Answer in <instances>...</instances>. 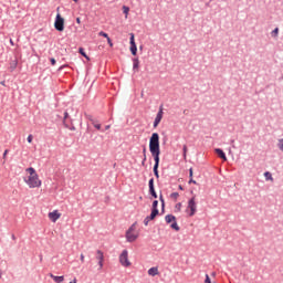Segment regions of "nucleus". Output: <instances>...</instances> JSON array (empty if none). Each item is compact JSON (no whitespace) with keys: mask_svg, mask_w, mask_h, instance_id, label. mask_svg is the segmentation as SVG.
<instances>
[{"mask_svg":"<svg viewBox=\"0 0 283 283\" xmlns=\"http://www.w3.org/2000/svg\"><path fill=\"white\" fill-rule=\"evenodd\" d=\"M149 151L155 163L153 172L158 180L160 178V172L158 171L160 167V135L158 133H153L149 138Z\"/></svg>","mask_w":283,"mask_h":283,"instance_id":"f257e3e1","label":"nucleus"},{"mask_svg":"<svg viewBox=\"0 0 283 283\" xmlns=\"http://www.w3.org/2000/svg\"><path fill=\"white\" fill-rule=\"evenodd\" d=\"M186 213H188L189 218H193V216H196V213H198V203L196 202V196L191 197L188 200Z\"/></svg>","mask_w":283,"mask_h":283,"instance_id":"f03ea898","label":"nucleus"},{"mask_svg":"<svg viewBox=\"0 0 283 283\" xmlns=\"http://www.w3.org/2000/svg\"><path fill=\"white\" fill-rule=\"evenodd\" d=\"M166 224H170V229L174 231H180V226H178V221L176 220V216L167 214L165 217Z\"/></svg>","mask_w":283,"mask_h":283,"instance_id":"7ed1b4c3","label":"nucleus"},{"mask_svg":"<svg viewBox=\"0 0 283 283\" xmlns=\"http://www.w3.org/2000/svg\"><path fill=\"white\" fill-rule=\"evenodd\" d=\"M24 182L28 184L30 189H36V187H41V180L39 179V175H34L33 177L24 178Z\"/></svg>","mask_w":283,"mask_h":283,"instance_id":"20e7f679","label":"nucleus"},{"mask_svg":"<svg viewBox=\"0 0 283 283\" xmlns=\"http://www.w3.org/2000/svg\"><path fill=\"white\" fill-rule=\"evenodd\" d=\"M54 28L57 32L65 30V19L61 17V13H57L55 17Z\"/></svg>","mask_w":283,"mask_h":283,"instance_id":"39448f33","label":"nucleus"},{"mask_svg":"<svg viewBox=\"0 0 283 283\" xmlns=\"http://www.w3.org/2000/svg\"><path fill=\"white\" fill-rule=\"evenodd\" d=\"M119 263L122 266H132V262H129V252L127 250H123L119 255Z\"/></svg>","mask_w":283,"mask_h":283,"instance_id":"423d86ee","label":"nucleus"},{"mask_svg":"<svg viewBox=\"0 0 283 283\" xmlns=\"http://www.w3.org/2000/svg\"><path fill=\"white\" fill-rule=\"evenodd\" d=\"M129 43H130L129 51L133 56H136L138 54V46L136 45V35H134V33L129 34Z\"/></svg>","mask_w":283,"mask_h":283,"instance_id":"0eeeda50","label":"nucleus"},{"mask_svg":"<svg viewBox=\"0 0 283 283\" xmlns=\"http://www.w3.org/2000/svg\"><path fill=\"white\" fill-rule=\"evenodd\" d=\"M148 193L155 200L158 198V193L156 192V186L154 185V177H151L148 181Z\"/></svg>","mask_w":283,"mask_h":283,"instance_id":"6e6552de","label":"nucleus"},{"mask_svg":"<svg viewBox=\"0 0 283 283\" xmlns=\"http://www.w3.org/2000/svg\"><path fill=\"white\" fill-rule=\"evenodd\" d=\"M163 116H165V112L163 111V106L159 107L158 113L155 117V120L153 123V127L156 129V127H158V125H160V122L163 120Z\"/></svg>","mask_w":283,"mask_h":283,"instance_id":"1a4fd4ad","label":"nucleus"},{"mask_svg":"<svg viewBox=\"0 0 283 283\" xmlns=\"http://www.w3.org/2000/svg\"><path fill=\"white\" fill-rule=\"evenodd\" d=\"M96 260H98V271H101V269H103V266H104V262H105V254H103V251H101V250H97L96 251Z\"/></svg>","mask_w":283,"mask_h":283,"instance_id":"9d476101","label":"nucleus"},{"mask_svg":"<svg viewBox=\"0 0 283 283\" xmlns=\"http://www.w3.org/2000/svg\"><path fill=\"white\" fill-rule=\"evenodd\" d=\"M214 154L218 156V158L223 160V163H227V153H224L222 148H216Z\"/></svg>","mask_w":283,"mask_h":283,"instance_id":"9b49d317","label":"nucleus"},{"mask_svg":"<svg viewBox=\"0 0 283 283\" xmlns=\"http://www.w3.org/2000/svg\"><path fill=\"white\" fill-rule=\"evenodd\" d=\"M59 218H61V213L59 212V210H53L52 212H49V220H51V222H56Z\"/></svg>","mask_w":283,"mask_h":283,"instance_id":"f8f14e48","label":"nucleus"},{"mask_svg":"<svg viewBox=\"0 0 283 283\" xmlns=\"http://www.w3.org/2000/svg\"><path fill=\"white\" fill-rule=\"evenodd\" d=\"M157 216H158V213L150 211V214L147 216V217L144 219V224H145V227H148V226H149V222H151V220H156V217H157Z\"/></svg>","mask_w":283,"mask_h":283,"instance_id":"ddd939ff","label":"nucleus"},{"mask_svg":"<svg viewBox=\"0 0 283 283\" xmlns=\"http://www.w3.org/2000/svg\"><path fill=\"white\" fill-rule=\"evenodd\" d=\"M125 235L127 242H136L138 240V234H134L133 232L126 231Z\"/></svg>","mask_w":283,"mask_h":283,"instance_id":"4468645a","label":"nucleus"},{"mask_svg":"<svg viewBox=\"0 0 283 283\" xmlns=\"http://www.w3.org/2000/svg\"><path fill=\"white\" fill-rule=\"evenodd\" d=\"M138 70H140V60L133 57V72H138Z\"/></svg>","mask_w":283,"mask_h":283,"instance_id":"2eb2a0df","label":"nucleus"},{"mask_svg":"<svg viewBox=\"0 0 283 283\" xmlns=\"http://www.w3.org/2000/svg\"><path fill=\"white\" fill-rule=\"evenodd\" d=\"M150 211L160 216V210H158V200L153 201Z\"/></svg>","mask_w":283,"mask_h":283,"instance_id":"dca6fc26","label":"nucleus"},{"mask_svg":"<svg viewBox=\"0 0 283 283\" xmlns=\"http://www.w3.org/2000/svg\"><path fill=\"white\" fill-rule=\"evenodd\" d=\"M158 268L157 266H153L148 270V275H150L151 277H156V275H158Z\"/></svg>","mask_w":283,"mask_h":283,"instance_id":"f3484780","label":"nucleus"},{"mask_svg":"<svg viewBox=\"0 0 283 283\" xmlns=\"http://www.w3.org/2000/svg\"><path fill=\"white\" fill-rule=\"evenodd\" d=\"M50 277H52L55 283H62V282L65 281V276H63V275L62 276H56L54 274H50Z\"/></svg>","mask_w":283,"mask_h":283,"instance_id":"a211bd4d","label":"nucleus"},{"mask_svg":"<svg viewBox=\"0 0 283 283\" xmlns=\"http://www.w3.org/2000/svg\"><path fill=\"white\" fill-rule=\"evenodd\" d=\"M63 125L70 127V113L64 112Z\"/></svg>","mask_w":283,"mask_h":283,"instance_id":"6ab92c4d","label":"nucleus"},{"mask_svg":"<svg viewBox=\"0 0 283 283\" xmlns=\"http://www.w3.org/2000/svg\"><path fill=\"white\" fill-rule=\"evenodd\" d=\"M19 65V60L14 59L10 61V70L11 72H14L17 70V66Z\"/></svg>","mask_w":283,"mask_h":283,"instance_id":"aec40b11","label":"nucleus"},{"mask_svg":"<svg viewBox=\"0 0 283 283\" xmlns=\"http://www.w3.org/2000/svg\"><path fill=\"white\" fill-rule=\"evenodd\" d=\"M78 54H81V56H83L84 59H86V61H90V57L87 55V53L85 52V49L83 46L78 48Z\"/></svg>","mask_w":283,"mask_h":283,"instance_id":"412c9836","label":"nucleus"},{"mask_svg":"<svg viewBox=\"0 0 283 283\" xmlns=\"http://www.w3.org/2000/svg\"><path fill=\"white\" fill-rule=\"evenodd\" d=\"M27 171H28V174H29V177L39 176V175L36 174V169H34L33 167L27 168Z\"/></svg>","mask_w":283,"mask_h":283,"instance_id":"4be33fe9","label":"nucleus"},{"mask_svg":"<svg viewBox=\"0 0 283 283\" xmlns=\"http://www.w3.org/2000/svg\"><path fill=\"white\" fill-rule=\"evenodd\" d=\"M90 120H91L93 127H95V129H97L98 132H103L101 124L96 123V122H95L94 119H92V118H91Z\"/></svg>","mask_w":283,"mask_h":283,"instance_id":"5701e85b","label":"nucleus"},{"mask_svg":"<svg viewBox=\"0 0 283 283\" xmlns=\"http://www.w3.org/2000/svg\"><path fill=\"white\" fill-rule=\"evenodd\" d=\"M189 151V148L187 147V145L182 146V156H184V160H187V153Z\"/></svg>","mask_w":283,"mask_h":283,"instance_id":"b1692460","label":"nucleus"},{"mask_svg":"<svg viewBox=\"0 0 283 283\" xmlns=\"http://www.w3.org/2000/svg\"><path fill=\"white\" fill-rule=\"evenodd\" d=\"M263 176L265 180H273V175L271 174V171H265Z\"/></svg>","mask_w":283,"mask_h":283,"instance_id":"393cba45","label":"nucleus"},{"mask_svg":"<svg viewBox=\"0 0 283 283\" xmlns=\"http://www.w3.org/2000/svg\"><path fill=\"white\" fill-rule=\"evenodd\" d=\"M122 10H123L125 17L127 18V15L129 14V7L123 6Z\"/></svg>","mask_w":283,"mask_h":283,"instance_id":"a878e982","label":"nucleus"},{"mask_svg":"<svg viewBox=\"0 0 283 283\" xmlns=\"http://www.w3.org/2000/svg\"><path fill=\"white\" fill-rule=\"evenodd\" d=\"M277 34H280V28H275V29L271 32V36H273V38L277 36Z\"/></svg>","mask_w":283,"mask_h":283,"instance_id":"bb28decb","label":"nucleus"},{"mask_svg":"<svg viewBox=\"0 0 283 283\" xmlns=\"http://www.w3.org/2000/svg\"><path fill=\"white\" fill-rule=\"evenodd\" d=\"M135 230H136V223H133V224L128 228V230H126V231H129V233H134Z\"/></svg>","mask_w":283,"mask_h":283,"instance_id":"cd10ccee","label":"nucleus"},{"mask_svg":"<svg viewBox=\"0 0 283 283\" xmlns=\"http://www.w3.org/2000/svg\"><path fill=\"white\" fill-rule=\"evenodd\" d=\"M98 34H99V36H103L104 39H109V34H107L104 31H101Z\"/></svg>","mask_w":283,"mask_h":283,"instance_id":"c85d7f7f","label":"nucleus"},{"mask_svg":"<svg viewBox=\"0 0 283 283\" xmlns=\"http://www.w3.org/2000/svg\"><path fill=\"white\" fill-rule=\"evenodd\" d=\"M159 202L161 203V207H165V197H163V193L159 195Z\"/></svg>","mask_w":283,"mask_h":283,"instance_id":"c756f323","label":"nucleus"},{"mask_svg":"<svg viewBox=\"0 0 283 283\" xmlns=\"http://www.w3.org/2000/svg\"><path fill=\"white\" fill-rule=\"evenodd\" d=\"M106 40H107L109 48H114V42H112V38L108 36V38H106Z\"/></svg>","mask_w":283,"mask_h":283,"instance_id":"7c9ffc66","label":"nucleus"},{"mask_svg":"<svg viewBox=\"0 0 283 283\" xmlns=\"http://www.w3.org/2000/svg\"><path fill=\"white\" fill-rule=\"evenodd\" d=\"M189 181L188 185H198V182L196 180H193V177H189Z\"/></svg>","mask_w":283,"mask_h":283,"instance_id":"2f4dec72","label":"nucleus"},{"mask_svg":"<svg viewBox=\"0 0 283 283\" xmlns=\"http://www.w3.org/2000/svg\"><path fill=\"white\" fill-rule=\"evenodd\" d=\"M179 196H180V193H178V192H172V193L170 195V198H174V199L176 200V199L179 198Z\"/></svg>","mask_w":283,"mask_h":283,"instance_id":"473e14b6","label":"nucleus"},{"mask_svg":"<svg viewBox=\"0 0 283 283\" xmlns=\"http://www.w3.org/2000/svg\"><path fill=\"white\" fill-rule=\"evenodd\" d=\"M8 154H10V150L6 149L3 155H2L3 160H6V158H8Z\"/></svg>","mask_w":283,"mask_h":283,"instance_id":"72a5a7b5","label":"nucleus"},{"mask_svg":"<svg viewBox=\"0 0 283 283\" xmlns=\"http://www.w3.org/2000/svg\"><path fill=\"white\" fill-rule=\"evenodd\" d=\"M279 149L283 151V138L279 140Z\"/></svg>","mask_w":283,"mask_h":283,"instance_id":"f704fd0d","label":"nucleus"},{"mask_svg":"<svg viewBox=\"0 0 283 283\" xmlns=\"http://www.w3.org/2000/svg\"><path fill=\"white\" fill-rule=\"evenodd\" d=\"M175 209L180 211V209H182V203L181 202L176 203Z\"/></svg>","mask_w":283,"mask_h":283,"instance_id":"c9c22d12","label":"nucleus"},{"mask_svg":"<svg viewBox=\"0 0 283 283\" xmlns=\"http://www.w3.org/2000/svg\"><path fill=\"white\" fill-rule=\"evenodd\" d=\"M32 140H34V136L29 135V136L27 137V142H28V143H32Z\"/></svg>","mask_w":283,"mask_h":283,"instance_id":"e433bc0d","label":"nucleus"},{"mask_svg":"<svg viewBox=\"0 0 283 283\" xmlns=\"http://www.w3.org/2000/svg\"><path fill=\"white\" fill-rule=\"evenodd\" d=\"M205 283H211V277L209 274H206Z\"/></svg>","mask_w":283,"mask_h":283,"instance_id":"4c0bfd02","label":"nucleus"},{"mask_svg":"<svg viewBox=\"0 0 283 283\" xmlns=\"http://www.w3.org/2000/svg\"><path fill=\"white\" fill-rule=\"evenodd\" d=\"M50 63H51V65H56V59L50 57Z\"/></svg>","mask_w":283,"mask_h":283,"instance_id":"58836bf2","label":"nucleus"},{"mask_svg":"<svg viewBox=\"0 0 283 283\" xmlns=\"http://www.w3.org/2000/svg\"><path fill=\"white\" fill-rule=\"evenodd\" d=\"M66 129H70L71 132H76V127L75 126H70V124H69V127H66Z\"/></svg>","mask_w":283,"mask_h":283,"instance_id":"ea45409f","label":"nucleus"},{"mask_svg":"<svg viewBox=\"0 0 283 283\" xmlns=\"http://www.w3.org/2000/svg\"><path fill=\"white\" fill-rule=\"evenodd\" d=\"M189 178H193V168H189Z\"/></svg>","mask_w":283,"mask_h":283,"instance_id":"a19ab883","label":"nucleus"},{"mask_svg":"<svg viewBox=\"0 0 283 283\" xmlns=\"http://www.w3.org/2000/svg\"><path fill=\"white\" fill-rule=\"evenodd\" d=\"M145 163H147V156H145L142 160V167H145Z\"/></svg>","mask_w":283,"mask_h":283,"instance_id":"79ce46f5","label":"nucleus"},{"mask_svg":"<svg viewBox=\"0 0 283 283\" xmlns=\"http://www.w3.org/2000/svg\"><path fill=\"white\" fill-rule=\"evenodd\" d=\"M143 156L145 157V156H147V147H143Z\"/></svg>","mask_w":283,"mask_h":283,"instance_id":"37998d69","label":"nucleus"},{"mask_svg":"<svg viewBox=\"0 0 283 283\" xmlns=\"http://www.w3.org/2000/svg\"><path fill=\"white\" fill-rule=\"evenodd\" d=\"M112 127V125H106L104 129H102V132H107V129H109Z\"/></svg>","mask_w":283,"mask_h":283,"instance_id":"c03bdc74","label":"nucleus"},{"mask_svg":"<svg viewBox=\"0 0 283 283\" xmlns=\"http://www.w3.org/2000/svg\"><path fill=\"white\" fill-rule=\"evenodd\" d=\"M178 189H179V191H185V187H182V185H179Z\"/></svg>","mask_w":283,"mask_h":283,"instance_id":"a18cd8bd","label":"nucleus"},{"mask_svg":"<svg viewBox=\"0 0 283 283\" xmlns=\"http://www.w3.org/2000/svg\"><path fill=\"white\" fill-rule=\"evenodd\" d=\"M9 43H10V45L14 46V40L10 39Z\"/></svg>","mask_w":283,"mask_h":283,"instance_id":"49530a36","label":"nucleus"},{"mask_svg":"<svg viewBox=\"0 0 283 283\" xmlns=\"http://www.w3.org/2000/svg\"><path fill=\"white\" fill-rule=\"evenodd\" d=\"M81 262H85V255L81 254Z\"/></svg>","mask_w":283,"mask_h":283,"instance_id":"de8ad7c7","label":"nucleus"},{"mask_svg":"<svg viewBox=\"0 0 283 283\" xmlns=\"http://www.w3.org/2000/svg\"><path fill=\"white\" fill-rule=\"evenodd\" d=\"M76 23H78V25H81V18H76Z\"/></svg>","mask_w":283,"mask_h":283,"instance_id":"09e8293b","label":"nucleus"},{"mask_svg":"<svg viewBox=\"0 0 283 283\" xmlns=\"http://www.w3.org/2000/svg\"><path fill=\"white\" fill-rule=\"evenodd\" d=\"M161 213H165V207L161 206Z\"/></svg>","mask_w":283,"mask_h":283,"instance_id":"8fccbe9b","label":"nucleus"},{"mask_svg":"<svg viewBox=\"0 0 283 283\" xmlns=\"http://www.w3.org/2000/svg\"><path fill=\"white\" fill-rule=\"evenodd\" d=\"M74 1V3H78V0H73Z\"/></svg>","mask_w":283,"mask_h":283,"instance_id":"3c124183","label":"nucleus"},{"mask_svg":"<svg viewBox=\"0 0 283 283\" xmlns=\"http://www.w3.org/2000/svg\"><path fill=\"white\" fill-rule=\"evenodd\" d=\"M1 85H6V82L3 81V82H1Z\"/></svg>","mask_w":283,"mask_h":283,"instance_id":"603ef678","label":"nucleus"},{"mask_svg":"<svg viewBox=\"0 0 283 283\" xmlns=\"http://www.w3.org/2000/svg\"><path fill=\"white\" fill-rule=\"evenodd\" d=\"M139 50H143V45L139 46Z\"/></svg>","mask_w":283,"mask_h":283,"instance_id":"864d4df0","label":"nucleus"},{"mask_svg":"<svg viewBox=\"0 0 283 283\" xmlns=\"http://www.w3.org/2000/svg\"><path fill=\"white\" fill-rule=\"evenodd\" d=\"M165 143H167V139H164V145H165Z\"/></svg>","mask_w":283,"mask_h":283,"instance_id":"5fc2aeb1","label":"nucleus"},{"mask_svg":"<svg viewBox=\"0 0 283 283\" xmlns=\"http://www.w3.org/2000/svg\"><path fill=\"white\" fill-rule=\"evenodd\" d=\"M12 240H14V234H12Z\"/></svg>","mask_w":283,"mask_h":283,"instance_id":"6e6d98bb","label":"nucleus"},{"mask_svg":"<svg viewBox=\"0 0 283 283\" xmlns=\"http://www.w3.org/2000/svg\"><path fill=\"white\" fill-rule=\"evenodd\" d=\"M60 70H63V66H61Z\"/></svg>","mask_w":283,"mask_h":283,"instance_id":"4d7b16f0","label":"nucleus"}]
</instances>
